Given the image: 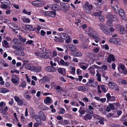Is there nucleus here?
I'll list each match as a JSON object with an SVG mask.
<instances>
[{"label":"nucleus","instance_id":"obj_1","mask_svg":"<svg viewBox=\"0 0 127 127\" xmlns=\"http://www.w3.org/2000/svg\"><path fill=\"white\" fill-rule=\"evenodd\" d=\"M100 27V29L105 33L109 35L112 34L111 32H112L115 30V29L112 27L109 28V30L107 29L105 25L100 23L98 25Z\"/></svg>","mask_w":127,"mask_h":127},{"label":"nucleus","instance_id":"obj_2","mask_svg":"<svg viewBox=\"0 0 127 127\" xmlns=\"http://www.w3.org/2000/svg\"><path fill=\"white\" fill-rule=\"evenodd\" d=\"M57 35L63 39L66 40L65 42L66 43H68L70 42V36L67 33H58Z\"/></svg>","mask_w":127,"mask_h":127},{"label":"nucleus","instance_id":"obj_3","mask_svg":"<svg viewBox=\"0 0 127 127\" xmlns=\"http://www.w3.org/2000/svg\"><path fill=\"white\" fill-rule=\"evenodd\" d=\"M44 49L42 50V51L39 52H35L34 53V54L37 57H40L43 58L47 59L49 57V56L48 54L45 53H44Z\"/></svg>","mask_w":127,"mask_h":127},{"label":"nucleus","instance_id":"obj_4","mask_svg":"<svg viewBox=\"0 0 127 127\" xmlns=\"http://www.w3.org/2000/svg\"><path fill=\"white\" fill-rule=\"evenodd\" d=\"M83 7L85 11L88 13L90 12V11L93 7L92 5L90 4L88 1L85 2V4L83 5Z\"/></svg>","mask_w":127,"mask_h":127},{"label":"nucleus","instance_id":"obj_5","mask_svg":"<svg viewBox=\"0 0 127 127\" xmlns=\"http://www.w3.org/2000/svg\"><path fill=\"white\" fill-rule=\"evenodd\" d=\"M11 77V80L12 82L15 85H18L19 82V77L16 75H12Z\"/></svg>","mask_w":127,"mask_h":127},{"label":"nucleus","instance_id":"obj_6","mask_svg":"<svg viewBox=\"0 0 127 127\" xmlns=\"http://www.w3.org/2000/svg\"><path fill=\"white\" fill-rule=\"evenodd\" d=\"M15 100L17 102L19 106H21L23 105H25V104L24 103V101L23 99H21L18 96H15L14 97Z\"/></svg>","mask_w":127,"mask_h":127},{"label":"nucleus","instance_id":"obj_7","mask_svg":"<svg viewBox=\"0 0 127 127\" xmlns=\"http://www.w3.org/2000/svg\"><path fill=\"white\" fill-rule=\"evenodd\" d=\"M108 86L110 88L116 90H119L117 85L113 82H109L108 83Z\"/></svg>","mask_w":127,"mask_h":127},{"label":"nucleus","instance_id":"obj_8","mask_svg":"<svg viewBox=\"0 0 127 127\" xmlns=\"http://www.w3.org/2000/svg\"><path fill=\"white\" fill-rule=\"evenodd\" d=\"M107 18L109 19H112V21H117L118 20V18L116 16L112 15L109 13L107 14Z\"/></svg>","mask_w":127,"mask_h":127},{"label":"nucleus","instance_id":"obj_9","mask_svg":"<svg viewBox=\"0 0 127 127\" xmlns=\"http://www.w3.org/2000/svg\"><path fill=\"white\" fill-rule=\"evenodd\" d=\"M50 8L52 10H60L62 8L58 5L55 4H51L50 5Z\"/></svg>","mask_w":127,"mask_h":127},{"label":"nucleus","instance_id":"obj_10","mask_svg":"<svg viewBox=\"0 0 127 127\" xmlns=\"http://www.w3.org/2000/svg\"><path fill=\"white\" fill-rule=\"evenodd\" d=\"M86 84L89 86L95 87L96 85V81H94L92 79H89V82L87 83Z\"/></svg>","mask_w":127,"mask_h":127},{"label":"nucleus","instance_id":"obj_11","mask_svg":"<svg viewBox=\"0 0 127 127\" xmlns=\"http://www.w3.org/2000/svg\"><path fill=\"white\" fill-rule=\"evenodd\" d=\"M8 26L11 29L15 30H18L19 29V28L18 26L13 23H11L9 24Z\"/></svg>","mask_w":127,"mask_h":127},{"label":"nucleus","instance_id":"obj_12","mask_svg":"<svg viewBox=\"0 0 127 127\" xmlns=\"http://www.w3.org/2000/svg\"><path fill=\"white\" fill-rule=\"evenodd\" d=\"M45 14L46 16L54 17L56 15V13L54 11H48L45 12Z\"/></svg>","mask_w":127,"mask_h":127},{"label":"nucleus","instance_id":"obj_13","mask_svg":"<svg viewBox=\"0 0 127 127\" xmlns=\"http://www.w3.org/2000/svg\"><path fill=\"white\" fill-rule=\"evenodd\" d=\"M8 109V108L7 106H5L4 108H0V113L3 114L7 115L8 114V113L7 112Z\"/></svg>","mask_w":127,"mask_h":127},{"label":"nucleus","instance_id":"obj_14","mask_svg":"<svg viewBox=\"0 0 127 127\" xmlns=\"http://www.w3.org/2000/svg\"><path fill=\"white\" fill-rule=\"evenodd\" d=\"M89 36L95 39V41L96 43L98 42V41H101V39L99 37L95 36V35H93L92 34H89Z\"/></svg>","mask_w":127,"mask_h":127},{"label":"nucleus","instance_id":"obj_15","mask_svg":"<svg viewBox=\"0 0 127 127\" xmlns=\"http://www.w3.org/2000/svg\"><path fill=\"white\" fill-rule=\"evenodd\" d=\"M45 70L47 71L50 72H55L56 71V68L52 66H47L45 68Z\"/></svg>","mask_w":127,"mask_h":127},{"label":"nucleus","instance_id":"obj_16","mask_svg":"<svg viewBox=\"0 0 127 127\" xmlns=\"http://www.w3.org/2000/svg\"><path fill=\"white\" fill-rule=\"evenodd\" d=\"M114 43L118 45H122L123 44L122 40L118 38H115Z\"/></svg>","mask_w":127,"mask_h":127},{"label":"nucleus","instance_id":"obj_17","mask_svg":"<svg viewBox=\"0 0 127 127\" xmlns=\"http://www.w3.org/2000/svg\"><path fill=\"white\" fill-rule=\"evenodd\" d=\"M115 60V58L114 56L113 55L110 54L107 60V61L108 62L110 63L112 61H114Z\"/></svg>","mask_w":127,"mask_h":127},{"label":"nucleus","instance_id":"obj_18","mask_svg":"<svg viewBox=\"0 0 127 127\" xmlns=\"http://www.w3.org/2000/svg\"><path fill=\"white\" fill-rule=\"evenodd\" d=\"M41 67L40 66H33L32 71L35 72H40L41 70Z\"/></svg>","mask_w":127,"mask_h":127},{"label":"nucleus","instance_id":"obj_19","mask_svg":"<svg viewBox=\"0 0 127 127\" xmlns=\"http://www.w3.org/2000/svg\"><path fill=\"white\" fill-rule=\"evenodd\" d=\"M77 88L79 91L84 92L86 91V88L84 86H79Z\"/></svg>","mask_w":127,"mask_h":127},{"label":"nucleus","instance_id":"obj_20","mask_svg":"<svg viewBox=\"0 0 127 127\" xmlns=\"http://www.w3.org/2000/svg\"><path fill=\"white\" fill-rule=\"evenodd\" d=\"M119 12L120 15L125 20H126V19H125V14L124 13V11L123 9H120L119 11Z\"/></svg>","mask_w":127,"mask_h":127},{"label":"nucleus","instance_id":"obj_21","mask_svg":"<svg viewBox=\"0 0 127 127\" xmlns=\"http://www.w3.org/2000/svg\"><path fill=\"white\" fill-rule=\"evenodd\" d=\"M67 48L68 49H69L71 51H74L76 49V47L74 45H72L69 44L67 45Z\"/></svg>","mask_w":127,"mask_h":127},{"label":"nucleus","instance_id":"obj_22","mask_svg":"<svg viewBox=\"0 0 127 127\" xmlns=\"http://www.w3.org/2000/svg\"><path fill=\"white\" fill-rule=\"evenodd\" d=\"M49 80V79L48 77H43L42 79L40 80V82L41 83H45L47 82Z\"/></svg>","mask_w":127,"mask_h":127},{"label":"nucleus","instance_id":"obj_23","mask_svg":"<svg viewBox=\"0 0 127 127\" xmlns=\"http://www.w3.org/2000/svg\"><path fill=\"white\" fill-rule=\"evenodd\" d=\"M34 118L37 122L36 123L41 124V120L40 117L37 115H35L34 116Z\"/></svg>","mask_w":127,"mask_h":127},{"label":"nucleus","instance_id":"obj_24","mask_svg":"<svg viewBox=\"0 0 127 127\" xmlns=\"http://www.w3.org/2000/svg\"><path fill=\"white\" fill-rule=\"evenodd\" d=\"M60 64L62 65L66 66H68L69 64L68 63L65 62L62 59H61L60 60Z\"/></svg>","mask_w":127,"mask_h":127},{"label":"nucleus","instance_id":"obj_25","mask_svg":"<svg viewBox=\"0 0 127 127\" xmlns=\"http://www.w3.org/2000/svg\"><path fill=\"white\" fill-rule=\"evenodd\" d=\"M22 19L23 22L26 23H29L30 22V19L28 18H26L24 16H23L22 18Z\"/></svg>","mask_w":127,"mask_h":127},{"label":"nucleus","instance_id":"obj_26","mask_svg":"<svg viewBox=\"0 0 127 127\" xmlns=\"http://www.w3.org/2000/svg\"><path fill=\"white\" fill-rule=\"evenodd\" d=\"M1 3L2 4H3L7 5H9L10 4V2L8 0H1Z\"/></svg>","mask_w":127,"mask_h":127},{"label":"nucleus","instance_id":"obj_27","mask_svg":"<svg viewBox=\"0 0 127 127\" xmlns=\"http://www.w3.org/2000/svg\"><path fill=\"white\" fill-rule=\"evenodd\" d=\"M9 92V90L6 88H0V93H5Z\"/></svg>","mask_w":127,"mask_h":127},{"label":"nucleus","instance_id":"obj_28","mask_svg":"<svg viewBox=\"0 0 127 127\" xmlns=\"http://www.w3.org/2000/svg\"><path fill=\"white\" fill-rule=\"evenodd\" d=\"M92 118L91 115L89 114L85 115L83 117V119L85 120H87L88 119H90Z\"/></svg>","mask_w":127,"mask_h":127},{"label":"nucleus","instance_id":"obj_29","mask_svg":"<svg viewBox=\"0 0 127 127\" xmlns=\"http://www.w3.org/2000/svg\"><path fill=\"white\" fill-rule=\"evenodd\" d=\"M51 99V98L47 97L45 99H44V102L46 104L50 103Z\"/></svg>","mask_w":127,"mask_h":127},{"label":"nucleus","instance_id":"obj_30","mask_svg":"<svg viewBox=\"0 0 127 127\" xmlns=\"http://www.w3.org/2000/svg\"><path fill=\"white\" fill-rule=\"evenodd\" d=\"M106 96L107 97V99L108 100H110V99L111 98H113V100H112L111 99L110 100H111V101H115V97L114 96L111 97L110 96V94H109V93H108L106 95Z\"/></svg>","mask_w":127,"mask_h":127},{"label":"nucleus","instance_id":"obj_31","mask_svg":"<svg viewBox=\"0 0 127 127\" xmlns=\"http://www.w3.org/2000/svg\"><path fill=\"white\" fill-rule=\"evenodd\" d=\"M89 32L90 33H88L89 35V34L90 33L94 35H96V32L91 28H89Z\"/></svg>","mask_w":127,"mask_h":127},{"label":"nucleus","instance_id":"obj_32","mask_svg":"<svg viewBox=\"0 0 127 127\" xmlns=\"http://www.w3.org/2000/svg\"><path fill=\"white\" fill-rule=\"evenodd\" d=\"M102 13V11H100L99 12L93 13L92 14V16H99Z\"/></svg>","mask_w":127,"mask_h":127},{"label":"nucleus","instance_id":"obj_33","mask_svg":"<svg viewBox=\"0 0 127 127\" xmlns=\"http://www.w3.org/2000/svg\"><path fill=\"white\" fill-rule=\"evenodd\" d=\"M74 55L76 57H81L82 56V55L80 52L76 51H75Z\"/></svg>","mask_w":127,"mask_h":127},{"label":"nucleus","instance_id":"obj_34","mask_svg":"<svg viewBox=\"0 0 127 127\" xmlns=\"http://www.w3.org/2000/svg\"><path fill=\"white\" fill-rule=\"evenodd\" d=\"M111 6L115 13H117V10H118V7L117 5H114L113 4L111 5Z\"/></svg>","mask_w":127,"mask_h":127},{"label":"nucleus","instance_id":"obj_35","mask_svg":"<svg viewBox=\"0 0 127 127\" xmlns=\"http://www.w3.org/2000/svg\"><path fill=\"white\" fill-rule=\"evenodd\" d=\"M2 45L5 47H7L9 45L7 41L6 40H4L2 42Z\"/></svg>","mask_w":127,"mask_h":127},{"label":"nucleus","instance_id":"obj_36","mask_svg":"<svg viewBox=\"0 0 127 127\" xmlns=\"http://www.w3.org/2000/svg\"><path fill=\"white\" fill-rule=\"evenodd\" d=\"M119 67L122 70H124L125 69V67L124 65L122 64L121 63H120L118 64V69L119 70Z\"/></svg>","mask_w":127,"mask_h":127},{"label":"nucleus","instance_id":"obj_37","mask_svg":"<svg viewBox=\"0 0 127 127\" xmlns=\"http://www.w3.org/2000/svg\"><path fill=\"white\" fill-rule=\"evenodd\" d=\"M17 37L22 42H24L26 40V39L24 37H22L21 35H18Z\"/></svg>","mask_w":127,"mask_h":127},{"label":"nucleus","instance_id":"obj_38","mask_svg":"<svg viewBox=\"0 0 127 127\" xmlns=\"http://www.w3.org/2000/svg\"><path fill=\"white\" fill-rule=\"evenodd\" d=\"M33 66L30 64H28L26 65L25 66L26 68L27 69H29L32 71Z\"/></svg>","mask_w":127,"mask_h":127},{"label":"nucleus","instance_id":"obj_39","mask_svg":"<svg viewBox=\"0 0 127 127\" xmlns=\"http://www.w3.org/2000/svg\"><path fill=\"white\" fill-rule=\"evenodd\" d=\"M113 21L112 20L109 19L107 20L106 22V24L109 27L112 26V23Z\"/></svg>","mask_w":127,"mask_h":127},{"label":"nucleus","instance_id":"obj_40","mask_svg":"<svg viewBox=\"0 0 127 127\" xmlns=\"http://www.w3.org/2000/svg\"><path fill=\"white\" fill-rule=\"evenodd\" d=\"M88 70L89 71L90 73L92 74H94L95 73L94 68L92 66H90Z\"/></svg>","mask_w":127,"mask_h":127},{"label":"nucleus","instance_id":"obj_41","mask_svg":"<svg viewBox=\"0 0 127 127\" xmlns=\"http://www.w3.org/2000/svg\"><path fill=\"white\" fill-rule=\"evenodd\" d=\"M26 85V82L25 81H22L20 85L19 86V87L21 86L23 88H24Z\"/></svg>","mask_w":127,"mask_h":127},{"label":"nucleus","instance_id":"obj_42","mask_svg":"<svg viewBox=\"0 0 127 127\" xmlns=\"http://www.w3.org/2000/svg\"><path fill=\"white\" fill-rule=\"evenodd\" d=\"M25 27L26 28L29 30L31 31L32 30V27L30 25H26L25 26Z\"/></svg>","mask_w":127,"mask_h":127},{"label":"nucleus","instance_id":"obj_43","mask_svg":"<svg viewBox=\"0 0 127 127\" xmlns=\"http://www.w3.org/2000/svg\"><path fill=\"white\" fill-rule=\"evenodd\" d=\"M99 20L103 22L105 21L104 17L101 15H100L99 17Z\"/></svg>","mask_w":127,"mask_h":127},{"label":"nucleus","instance_id":"obj_44","mask_svg":"<svg viewBox=\"0 0 127 127\" xmlns=\"http://www.w3.org/2000/svg\"><path fill=\"white\" fill-rule=\"evenodd\" d=\"M101 88L102 91L105 93L106 92L107 90V89L106 88V87L103 85H101Z\"/></svg>","mask_w":127,"mask_h":127},{"label":"nucleus","instance_id":"obj_45","mask_svg":"<svg viewBox=\"0 0 127 127\" xmlns=\"http://www.w3.org/2000/svg\"><path fill=\"white\" fill-rule=\"evenodd\" d=\"M64 60L66 61L68 59H69V60H71V58L70 56L68 55H65L64 57Z\"/></svg>","mask_w":127,"mask_h":127},{"label":"nucleus","instance_id":"obj_46","mask_svg":"<svg viewBox=\"0 0 127 127\" xmlns=\"http://www.w3.org/2000/svg\"><path fill=\"white\" fill-rule=\"evenodd\" d=\"M82 108V107H80V109L79 111V112L80 114H84L85 113V110H81V109Z\"/></svg>","mask_w":127,"mask_h":127},{"label":"nucleus","instance_id":"obj_47","mask_svg":"<svg viewBox=\"0 0 127 127\" xmlns=\"http://www.w3.org/2000/svg\"><path fill=\"white\" fill-rule=\"evenodd\" d=\"M120 81L124 85H126L127 84V81L123 79H121L120 80Z\"/></svg>","mask_w":127,"mask_h":127},{"label":"nucleus","instance_id":"obj_48","mask_svg":"<svg viewBox=\"0 0 127 127\" xmlns=\"http://www.w3.org/2000/svg\"><path fill=\"white\" fill-rule=\"evenodd\" d=\"M54 40L55 41L59 42L61 43L63 42H64V41L60 37L58 38L57 39H55Z\"/></svg>","mask_w":127,"mask_h":127},{"label":"nucleus","instance_id":"obj_49","mask_svg":"<svg viewBox=\"0 0 127 127\" xmlns=\"http://www.w3.org/2000/svg\"><path fill=\"white\" fill-rule=\"evenodd\" d=\"M120 32L121 33L124 34L125 32L124 27L122 26L121 27L120 29Z\"/></svg>","mask_w":127,"mask_h":127},{"label":"nucleus","instance_id":"obj_50","mask_svg":"<svg viewBox=\"0 0 127 127\" xmlns=\"http://www.w3.org/2000/svg\"><path fill=\"white\" fill-rule=\"evenodd\" d=\"M127 117V114H124L122 116V118H121L120 120L121 121H124V119Z\"/></svg>","mask_w":127,"mask_h":127},{"label":"nucleus","instance_id":"obj_51","mask_svg":"<svg viewBox=\"0 0 127 127\" xmlns=\"http://www.w3.org/2000/svg\"><path fill=\"white\" fill-rule=\"evenodd\" d=\"M38 1H34L32 2V4L34 6L36 7H38Z\"/></svg>","mask_w":127,"mask_h":127},{"label":"nucleus","instance_id":"obj_52","mask_svg":"<svg viewBox=\"0 0 127 127\" xmlns=\"http://www.w3.org/2000/svg\"><path fill=\"white\" fill-rule=\"evenodd\" d=\"M79 66L83 70H84L87 69L88 66V65H79Z\"/></svg>","mask_w":127,"mask_h":127},{"label":"nucleus","instance_id":"obj_53","mask_svg":"<svg viewBox=\"0 0 127 127\" xmlns=\"http://www.w3.org/2000/svg\"><path fill=\"white\" fill-rule=\"evenodd\" d=\"M18 39H14L12 40V42L13 44H17L18 43Z\"/></svg>","mask_w":127,"mask_h":127},{"label":"nucleus","instance_id":"obj_54","mask_svg":"<svg viewBox=\"0 0 127 127\" xmlns=\"http://www.w3.org/2000/svg\"><path fill=\"white\" fill-rule=\"evenodd\" d=\"M65 110L63 108H61L60 109L59 113L61 114H63L64 113Z\"/></svg>","mask_w":127,"mask_h":127},{"label":"nucleus","instance_id":"obj_55","mask_svg":"<svg viewBox=\"0 0 127 127\" xmlns=\"http://www.w3.org/2000/svg\"><path fill=\"white\" fill-rule=\"evenodd\" d=\"M57 52L54 50L53 51L52 54H51V56H52V55H53V57H54L56 56L57 55Z\"/></svg>","mask_w":127,"mask_h":127},{"label":"nucleus","instance_id":"obj_56","mask_svg":"<svg viewBox=\"0 0 127 127\" xmlns=\"http://www.w3.org/2000/svg\"><path fill=\"white\" fill-rule=\"evenodd\" d=\"M14 102L13 100L11 98V100L8 102V103L11 106H12Z\"/></svg>","mask_w":127,"mask_h":127},{"label":"nucleus","instance_id":"obj_57","mask_svg":"<svg viewBox=\"0 0 127 127\" xmlns=\"http://www.w3.org/2000/svg\"><path fill=\"white\" fill-rule=\"evenodd\" d=\"M103 48H104L105 50H107L109 49V47L108 45L107 44L103 45L102 46Z\"/></svg>","mask_w":127,"mask_h":127},{"label":"nucleus","instance_id":"obj_58","mask_svg":"<svg viewBox=\"0 0 127 127\" xmlns=\"http://www.w3.org/2000/svg\"><path fill=\"white\" fill-rule=\"evenodd\" d=\"M38 7L42 6L43 5V2L41 1H38Z\"/></svg>","mask_w":127,"mask_h":127},{"label":"nucleus","instance_id":"obj_59","mask_svg":"<svg viewBox=\"0 0 127 127\" xmlns=\"http://www.w3.org/2000/svg\"><path fill=\"white\" fill-rule=\"evenodd\" d=\"M76 73L78 75H80L82 73L81 70H80L79 69H78L76 70Z\"/></svg>","mask_w":127,"mask_h":127},{"label":"nucleus","instance_id":"obj_60","mask_svg":"<svg viewBox=\"0 0 127 127\" xmlns=\"http://www.w3.org/2000/svg\"><path fill=\"white\" fill-rule=\"evenodd\" d=\"M6 105V103L3 101H1L0 102V107H2Z\"/></svg>","mask_w":127,"mask_h":127},{"label":"nucleus","instance_id":"obj_61","mask_svg":"<svg viewBox=\"0 0 127 127\" xmlns=\"http://www.w3.org/2000/svg\"><path fill=\"white\" fill-rule=\"evenodd\" d=\"M99 51V49L98 48H95L93 50L94 52L95 53L98 52Z\"/></svg>","mask_w":127,"mask_h":127},{"label":"nucleus","instance_id":"obj_62","mask_svg":"<svg viewBox=\"0 0 127 127\" xmlns=\"http://www.w3.org/2000/svg\"><path fill=\"white\" fill-rule=\"evenodd\" d=\"M71 73L74 74L75 73V69L74 67H73L71 69Z\"/></svg>","mask_w":127,"mask_h":127},{"label":"nucleus","instance_id":"obj_63","mask_svg":"<svg viewBox=\"0 0 127 127\" xmlns=\"http://www.w3.org/2000/svg\"><path fill=\"white\" fill-rule=\"evenodd\" d=\"M122 95L124 97L127 98V92H124L122 93Z\"/></svg>","mask_w":127,"mask_h":127},{"label":"nucleus","instance_id":"obj_64","mask_svg":"<svg viewBox=\"0 0 127 127\" xmlns=\"http://www.w3.org/2000/svg\"><path fill=\"white\" fill-rule=\"evenodd\" d=\"M7 5H5L2 4L1 6V7L3 9H6L7 7Z\"/></svg>","mask_w":127,"mask_h":127}]
</instances>
